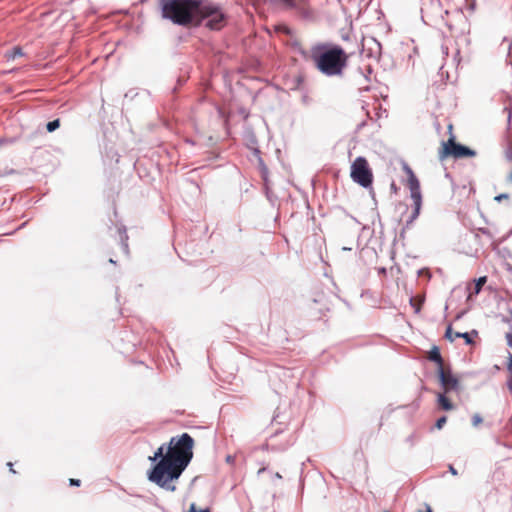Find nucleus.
Wrapping results in <instances>:
<instances>
[{
	"label": "nucleus",
	"instance_id": "1",
	"mask_svg": "<svg viewBox=\"0 0 512 512\" xmlns=\"http://www.w3.org/2000/svg\"><path fill=\"white\" fill-rule=\"evenodd\" d=\"M195 446L194 438L187 432L170 438L148 457L150 468L146 472L148 481L159 488L175 492L174 484L191 463Z\"/></svg>",
	"mask_w": 512,
	"mask_h": 512
},
{
	"label": "nucleus",
	"instance_id": "2",
	"mask_svg": "<svg viewBox=\"0 0 512 512\" xmlns=\"http://www.w3.org/2000/svg\"><path fill=\"white\" fill-rule=\"evenodd\" d=\"M310 57L315 68L327 77H342L348 65V54L342 46L331 42L313 45Z\"/></svg>",
	"mask_w": 512,
	"mask_h": 512
},
{
	"label": "nucleus",
	"instance_id": "3",
	"mask_svg": "<svg viewBox=\"0 0 512 512\" xmlns=\"http://www.w3.org/2000/svg\"><path fill=\"white\" fill-rule=\"evenodd\" d=\"M192 20L185 28H199L202 25L211 31H220L228 22V15L219 3L203 0L192 13Z\"/></svg>",
	"mask_w": 512,
	"mask_h": 512
},
{
	"label": "nucleus",
	"instance_id": "4",
	"mask_svg": "<svg viewBox=\"0 0 512 512\" xmlns=\"http://www.w3.org/2000/svg\"><path fill=\"white\" fill-rule=\"evenodd\" d=\"M203 0H160L159 7L163 19L177 26H186L193 18L192 13Z\"/></svg>",
	"mask_w": 512,
	"mask_h": 512
},
{
	"label": "nucleus",
	"instance_id": "5",
	"mask_svg": "<svg viewBox=\"0 0 512 512\" xmlns=\"http://www.w3.org/2000/svg\"><path fill=\"white\" fill-rule=\"evenodd\" d=\"M438 156L441 161L447 158H453L455 160L467 159L477 156V151L461 142L456 141L455 136L451 133L446 141L441 142Z\"/></svg>",
	"mask_w": 512,
	"mask_h": 512
},
{
	"label": "nucleus",
	"instance_id": "6",
	"mask_svg": "<svg viewBox=\"0 0 512 512\" xmlns=\"http://www.w3.org/2000/svg\"><path fill=\"white\" fill-rule=\"evenodd\" d=\"M350 177L352 181L362 188H371L374 181L373 170L366 157L357 156L350 166Z\"/></svg>",
	"mask_w": 512,
	"mask_h": 512
},
{
	"label": "nucleus",
	"instance_id": "7",
	"mask_svg": "<svg viewBox=\"0 0 512 512\" xmlns=\"http://www.w3.org/2000/svg\"><path fill=\"white\" fill-rule=\"evenodd\" d=\"M422 21L426 25H432L438 20L444 22V16L449 14L447 9L442 6L441 0H422Z\"/></svg>",
	"mask_w": 512,
	"mask_h": 512
},
{
	"label": "nucleus",
	"instance_id": "8",
	"mask_svg": "<svg viewBox=\"0 0 512 512\" xmlns=\"http://www.w3.org/2000/svg\"><path fill=\"white\" fill-rule=\"evenodd\" d=\"M436 376L444 393H459L463 390L459 377L453 373L450 366L438 367L436 369Z\"/></svg>",
	"mask_w": 512,
	"mask_h": 512
},
{
	"label": "nucleus",
	"instance_id": "9",
	"mask_svg": "<svg viewBox=\"0 0 512 512\" xmlns=\"http://www.w3.org/2000/svg\"><path fill=\"white\" fill-rule=\"evenodd\" d=\"M139 343V338L131 330L121 328L118 331L115 345L122 354L133 352Z\"/></svg>",
	"mask_w": 512,
	"mask_h": 512
},
{
	"label": "nucleus",
	"instance_id": "10",
	"mask_svg": "<svg viewBox=\"0 0 512 512\" xmlns=\"http://www.w3.org/2000/svg\"><path fill=\"white\" fill-rule=\"evenodd\" d=\"M410 197L413 201L412 211L407 220L405 221V228H410L412 224L417 220V218L420 216L423 204V197L421 191L411 192Z\"/></svg>",
	"mask_w": 512,
	"mask_h": 512
},
{
	"label": "nucleus",
	"instance_id": "11",
	"mask_svg": "<svg viewBox=\"0 0 512 512\" xmlns=\"http://www.w3.org/2000/svg\"><path fill=\"white\" fill-rule=\"evenodd\" d=\"M272 4H281L287 10H294L302 18L310 17V12L298 0H268Z\"/></svg>",
	"mask_w": 512,
	"mask_h": 512
},
{
	"label": "nucleus",
	"instance_id": "12",
	"mask_svg": "<svg viewBox=\"0 0 512 512\" xmlns=\"http://www.w3.org/2000/svg\"><path fill=\"white\" fill-rule=\"evenodd\" d=\"M402 168L407 176V186L410 190V193L421 191L420 181L414 173L413 169L405 162L403 163Z\"/></svg>",
	"mask_w": 512,
	"mask_h": 512
},
{
	"label": "nucleus",
	"instance_id": "13",
	"mask_svg": "<svg viewBox=\"0 0 512 512\" xmlns=\"http://www.w3.org/2000/svg\"><path fill=\"white\" fill-rule=\"evenodd\" d=\"M487 282V276H481L473 280V284H469L466 287L467 290V302L473 301V297L477 296L483 289V286Z\"/></svg>",
	"mask_w": 512,
	"mask_h": 512
},
{
	"label": "nucleus",
	"instance_id": "14",
	"mask_svg": "<svg viewBox=\"0 0 512 512\" xmlns=\"http://www.w3.org/2000/svg\"><path fill=\"white\" fill-rule=\"evenodd\" d=\"M329 485L321 472L317 473L315 480V494L321 498L322 501L328 499Z\"/></svg>",
	"mask_w": 512,
	"mask_h": 512
},
{
	"label": "nucleus",
	"instance_id": "15",
	"mask_svg": "<svg viewBox=\"0 0 512 512\" xmlns=\"http://www.w3.org/2000/svg\"><path fill=\"white\" fill-rule=\"evenodd\" d=\"M189 78H190V67L185 66L183 68H180L179 74L176 78V83L170 89V92L174 95V97L177 96L179 90L181 89V87H183L187 83Z\"/></svg>",
	"mask_w": 512,
	"mask_h": 512
},
{
	"label": "nucleus",
	"instance_id": "16",
	"mask_svg": "<svg viewBox=\"0 0 512 512\" xmlns=\"http://www.w3.org/2000/svg\"><path fill=\"white\" fill-rule=\"evenodd\" d=\"M305 75L298 73L296 76L287 79L285 85L291 91H304Z\"/></svg>",
	"mask_w": 512,
	"mask_h": 512
},
{
	"label": "nucleus",
	"instance_id": "17",
	"mask_svg": "<svg viewBox=\"0 0 512 512\" xmlns=\"http://www.w3.org/2000/svg\"><path fill=\"white\" fill-rule=\"evenodd\" d=\"M447 393H437L436 404L442 411H452L455 409L453 402L446 396Z\"/></svg>",
	"mask_w": 512,
	"mask_h": 512
},
{
	"label": "nucleus",
	"instance_id": "18",
	"mask_svg": "<svg viewBox=\"0 0 512 512\" xmlns=\"http://www.w3.org/2000/svg\"><path fill=\"white\" fill-rule=\"evenodd\" d=\"M116 233L118 234V239H119V243L121 245L122 251L125 254H128L129 247H128V235H127L126 227L124 225L117 227Z\"/></svg>",
	"mask_w": 512,
	"mask_h": 512
},
{
	"label": "nucleus",
	"instance_id": "19",
	"mask_svg": "<svg viewBox=\"0 0 512 512\" xmlns=\"http://www.w3.org/2000/svg\"><path fill=\"white\" fill-rule=\"evenodd\" d=\"M428 359H429V361L435 363L437 368L444 367L443 366V358H442L439 346L433 345L431 347V349L429 350Z\"/></svg>",
	"mask_w": 512,
	"mask_h": 512
},
{
	"label": "nucleus",
	"instance_id": "20",
	"mask_svg": "<svg viewBox=\"0 0 512 512\" xmlns=\"http://www.w3.org/2000/svg\"><path fill=\"white\" fill-rule=\"evenodd\" d=\"M478 336V330L472 329L468 332H455L454 337L456 338H462L464 339V342L466 345H473L474 344V337Z\"/></svg>",
	"mask_w": 512,
	"mask_h": 512
},
{
	"label": "nucleus",
	"instance_id": "21",
	"mask_svg": "<svg viewBox=\"0 0 512 512\" xmlns=\"http://www.w3.org/2000/svg\"><path fill=\"white\" fill-rule=\"evenodd\" d=\"M506 369L509 373V376L506 380V387L510 394L512 395V353L508 352L507 362H506Z\"/></svg>",
	"mask_w": 512,
	"mask_h": 512
},
{
	"label": "nucleus",
	"instance_id": "22",
	"mask_svg": "<svg viewBox=\"0 0 512 512\" xmlns=\"http://www.w3.org/2000/svg\"><path fill=\"white\" fill-rule=\"evenodd\" d=\"M24 55L23 49L20 46H14L5 53L7 61L15 60L17 57Z\"/></svg>",
	"mask_w": 512,
	"mask_h": 512
},
{
	"label": "nucleus",
	"instance_id": "23",
	"mask_svg": "<svg viewBox=\"0 0 512 512\" xmlns=\"http://www.w3.org/2000/svg\"><path fill=\"white\" fill-rule=\"evenodd\" d=\"M258 169L264 184L268 183L269 170L262 157H259Z\"/></svg>",
	"mask_w": 512,
	"mask_h": 512
},
{
	"label": "nucleus",
	"instance_id": "24",
	"mask_svg": "<svg viewBox=\"0 0 512 512\" xmlns=\"http://www.w3.org/2000/svg\"><path fill=\"white\" fill-rule=\"evenodd\" d=\"M265 196L269 203L274 207L278 200L277 195L268 187V183L264 184Z\"/></svg>",
	"mask_w": 512,
	"mask_h": 512
},
{
	"label": "nucleus",
	"instance_id": "25",
	"mask_svg": "<svg viewBox=\"0 0 512 512\" xmlns=\"http://www.w3.org/2000/svg\"><path fill=\"white\" fill-rule=\"evenodd\" d=\"M61 126V121L59 118L53 119L46 123V130L49 133L55 132Z\"/></svg>",
	"mask_w": 512,
	"mask_h": 512
},
{
	"label": "nucleus",
	"instance_id": "26",
	"mask_svg": "<svg viewBox=\"0 0 512 512\" xmlns=\"http://www.w3.org/2000/svg\"><path fill=\"white\" fill-rule=\"evenodd\" d=\"M246 139L248 141L247 145H250L252 147L258 145L257 137L252 129H249L248 131H246Z\"/></svg>",
	"mask_w": 512,
	"mask_h": 512
},
{
	"label": "nucleus",
	"instance_id": "27",
	"mask_svg": "<svg viewBox=\"0 0 512 512\" xmlns=\"http://www.w3.org/2000/svg\"><path fill=\"white\" fill-rule=\"evenodd\" d=\"M303 466H304V463H302V468H301V473H300V478H299V485H298V494L300 495L301 498L303 497L304 488H305V480L303 478Z\"/></svg>",
	"mask_w": 512,
	"mask_h": 512
},
{
	"label": "nucleus",
	"instance_id": "28",
	"mask_svg": "<svg viewBox=\"0 0 512 512\" xmlns=\"http://www.w3.org/2000/svg\"><path fill=\"white\" fill-rule=\"evenodd\" d=\"M454 334H455V333H453L452 324L450 323V324H448V325H447V327H446L444 337H445V339H447L448 341L453 342V341H454V339L456 338V337H454Z\"/></svg>",
	"mask_w": 512,
	"mask_h": 512
},
{
	"label": "nucleus",
	"instance_id": "29",
	"mask_svg": "<svg viewBox=\"0 0 512 512\" xmlns=\"http://www.w3.org/2000/svg\"><path fill=\"white\" fill-rule=\"evenodd\" d=\"M446 422H447V416L442 415L439 418H437V420L435 421L434 428L437 430H441L444 427V425L446 424Z\"/></svg>",
	"mask_w": 512,
	"mask_h": 512
},
{
	"label": "nucleus",
	"instance_id": "30",
	"mask_svg": "<svg viewBox=\"0 0 512 512\" xmlns=\"http://www.w3.org/2000/svg\"><path fill=\"white\" fill-rule=\"evenodd\" d=\"M365 189L369 191V195H370L371 199L373 200L374 206H373L372 210H376V208L378 206V201L376 198L375 191L373 189V185H371V188H365Z\"/></svg>",
	"mask_w": 512,
	"mask_h": 512
},
{
	"label": "nucleus",
	"instance_id": "31",
	"mask_svg": "<svg viewBox=\"0 0 512 512\" xmlns=\"http://www.w3.org/2000/svg\"><path fill=\"white\" fill-rule=\"evenodd\" d=\"M471 422L474 427H477L483 422V418L479 413H475L471 418Z\"/></svg>",
	"mask_w": 512,
	"mask_h": 512
},
{
	"label": "nucleus",
	"instance_id": "32",
	"mask_svg": "<svg viewBox=\"0 0 512 512\" xmlns=\"http://www.w3.org/2000/svg\"><path fill=\"white\" fill-rule=\"evenodd\" d=\"M247 147L252 151V154L257 157V162L259 161V157H261V151L258 146H250L247 145Z\"/></svg>",
	"mask_w": 512,
	"mask_h": 512
},
{
	"label": "nucleus",
	"instance_id": "33",
	"mask_svg": "<svg viewBox=\"0 0 512 512\" xmlns=\"http://www.w3.org/2000/svg\"><path fill=\"white\" fill-rule=\"evenodd\" d=\"M505 199H509L508 193H500L494 197V200L498 203L502 202Z\"/></svg>",
	"mask_w": 512,
	"mask_h": 512
},
{
	"label": "nucleus",
	"instance_id": "34",
	"mask_svg": "<svg viewBox=\"0 0 512 512\" xmlns=\"http://www.w3.org/2000/svg\"><path fill=\"white\" fill-rule=\"evenodd\" d=\"M410 305L413 307L415 313H419L420 312L421 304L420 303H418V304L415 303L413 297H410Z\"/></svg>",
	"mask_w": 512,
	"mask_h": 512
},
{
	"label": "nucleus",
	"instance_id": "35",
	"mask_svg": "<svg viewBox=\"0 0 512 512\" xmlns=\"http://www.w3.org/2000/svg\"><path fill=\"white\" fill-rule=\"evenodd\" d=\"M504 430L506 431V433L512 434V416L509 418V420L505 424Z\"/></svg>",
	"mask_w": 512,
	"mask_h": 512
},
{
	"label": "nucleus",
	"instance_id": "36",
	"mask_svg": "<svg viewBox=\"0 0 512 512\" xmlns=\"http://www.w3.org/2000/svg\"><path fill=\"white\" fill-rule=\"evenodd\" d=\"M301 101L303 104L308 105L311 102V98L309 97L307 91H304L301 97Z\"/></svg>",
	"mask_w": 512,
	"mask_h": 512
},
{
	"label": "nucleus",
	"instance_id": "37",
	"mask_svg": "<svg viewBox=\"0 0 512 512\" xmlns=\"http://www.w3.org/2000/svg\"><path fill=\"white\" fill-rule=\"evenodd\" d=\"M69 485L72 487H79L81 485V480L76 478H70Z\"/></svg>",
	"mask_w": 512,
	"mask_h": 512
},
{
	"label": "nucleus",
	"instance_id": "38",
	"mask_svg": "<svg viewBox=\"0 0 512 512\" xmlns=\"http://www.w3.org/2000/svg\"><path fill=\"white\" fill-rule=\"evenodd\" d=\"M466 2L468 9L474 11L476 8V0H466Z\"/></svg>",
	"mask_w": 512,
	"mask_h": 512
},
{
	"label": "nucleus",
	"instance_id": "39",
	"mask_svg": "<svg viewBox=\"0 0 512 512\" xmlns=\"http://www.w3.org/2000/svg\"><path fill=\"white\" fill-rule=\"evenodd\" d=\"M399 187L397 186V184L395 183V181H392L391 184H390V190L392 193L394 194H397L398 191H399Z\"/></svg>",
	"mask_w": 512,
	"mask_h": 512
},
{
	"label": "nucleus",
	"instance_id": "40",
	"mask_svg": "<svg viewBox=\"0 0 512 512\" xmlns=\"http://www.w3.org/2000/svg\"><path fill=\"white\" fill-rule=\"evenodd\" d=\"M372 211L375 214V220H378L380 227L383 228V224H382V221H381V216H380V213H379L378 209L376 208V210H372Z\"/></svg>",
	"mask_w": 512,
	"mask_h": 512
},
{
	"label": "nucleus",
	"instance_id": "41",
	"mask_svg": "<svg viewBox=\"0 0 512 512\" xmlns=\"http://www.w3.org/2000/svg\"><path fill=\"white\" fill-rule=\"evenodd\" d=\"M294 45L298 47V52H299L302 56H304V57H306V56H307V52H306V50H304V49L300 46V44H299L297 41H295Z\"/></svg>",
	"mask_w": 512,
	"mask_h": 512
},
{
	"label": "nucleus",
	"instance_id": "42",
	"mask_svg": "<svg viewBox=\"0 0 512 512\" xmlns=\"http://www.w3.org/2000/svg\"><path fill=\"white\" fill-rule=\"evenodd\" d=\"M507 345L512 348V330L506 333Z\"/></svg>",
	"mask_w": 512,
	"mask_h": 512
},
{
	"label": "nucleus",
	"instance_id": "43",
	"mask_svg": "<svg viewBox=\"0 0 512 512\" xmlns=\"http://www.w3.org/2000/svg\"><path fill=\"white\" fill-rule=\"evenodd\" d=\"M448 471L453 475V476H457L458 475V471L457 469L454 467L453 464H449L448 465Z\"/></svg>",
	"mask_w": 512,
	"mask_h": 512
},
{
	"label": "nucleus",
	"instance_id": "44",
	"mask_svg": "<svg viewBox=\"0 0 512 512\" xmlns=\"http://www.w3.org/2000/svg\"><path fill=\"white\" fill-rule=\"evenodd\" d=\"M13 140L6 138V137H0V147L7 143H12Z\"/></svg>",
	"mask_w": 512,
	"mask_h": 512
},
{
	"label": "nucleus",
	"instance_id": "45",
	"mask_svg": "<svg viewBox=\"0 0 512 512\" xmlns=\"http://www.w3.org/2000/svg\"><path fill=\"white\" fill-rule=\"evenodd\" d=\"M467 312H468V309L458 312L457 315L455 316V320H460Z\"/></svg>",
	"mask_w": 512,
	"mask_h": 512
},
{
	"label": "nucleus",
	"instance_id": "46",
	"mask_svg": "<svg viewBox=\"0 0 512 512\" xmlns=\"http://www.w3.org/2000/svg\"><path fill=\"white\" fill-rule=\"evenodd\" d=\"M136 95H137V92H135L134 90H130V91H128V92L125 94V98H131V99H133Z\"/></svg>",
	"mask_w": 512,
	"mask_h": 512
},
{
	"label": "nucleus",
	"instance_id": "47",
	"mask_svg": "<svg viewBox=\"0 0 512 512\" xmlns=\"http://www.w3.org/2000/svg\"><path fill=\"white\" fill-rule=\"evenodd\" d=\"M377 272L379 275L386 276L387 275V269L386 267H379L377 268Z\"/></svg>",
	"mask_w": 512,
	"mask_h": 512
},
{
	"label": "nucleus",
	"instance_id": "48",
	"mask_svg": "<svg viewBox=\"0 0 512 512\" xmlns=\"http://www.w3.org/2000/svg\"><path fill=\"white\" fill-rule=\"evenodd\" d=\"M506 157L507 159L512 162V147H509L507 150H506Z\"/></svg>",
	"mask_w": 512,
	"mask_h": 512
},
{
	"label": "nucleus",
	"instance_id": "49",
	"mask_svg": "<svg viewBox=\"0 0 512 512\" xmlns=\"http://www.w3.org/2000/svg\"><path fill=\"white\" fill-rule=\"evenodd\" d=\"M366 124H367V121H366V120L361 121V122L357 125V128H356V129H357V131L362 130V129L366 126Z\"/></svg>",
	"mask_w": 512,
	"mask_h": 512
},
{
	"label": "nucleus",
	"instance_id": "50",
	"mask_svg": "<svg viewBox=\"0 0 512 512\" xmlns=\"http://www.w3.org/2000/svg\"><path fill=\"white\" fill-rule=\"evenodd\" d=\"M239 114L243 115L245 119L249 116V113L246 111L245 108L239 109Z\"/></svg>",
	"mask_w": 512,
	"mask_h": 512
},
{
	"label": "nucleus",
	"instance_id": "51",
	"mask_svg": "<svg viewBox=\"0 0 512 512\" xmlns=\"http://www.w3.org/2000/svg\"><path fill=\"white\" fill-rule=\"evenodd\" d=\"M27 223H28V221L23 222L22 224H20V225L15 229V231H14V232H12V233H10V234L12 235V234H14L16 231L21 230L22 228H24V227L27 225Z\"/></svg>",
	"mask_w": 512,
	"mask_h": 512
},
{
	"label": "nucleus",
	"instance_id": "52",
	"mask_svg": "<svg viewBox=\"0 0 512 512\" xmlns=\"http://www.w3.org/2000/svg\"><path fill=\"white\" fill-rule=\"evenodd\" d=\"M407 229H408V228H405V224H404V225H403V227H402V229H401V231H400V234H399V237H400L401 239H403V238L405 237V233H406V230H407Z\"/></svg>",
	"mask_w": 512,
	"mask_h": 512
},
{
	"label": "nucleus",
	"instance_id": "53",
	"mask_svg": "<svg viewBox=\"0 0 512 512\" xmlns=\"http://www.w3.org/2000/svg\"><path fill=\"white\" fill-rule=\"evenodd\" d=\"M416 512H433V509L428 504L425 505V510H417Z\"/></svg>",
	"mask_w": 512,
	"mask_h": 512
},
{
	"label": "nucleus",
	"instance_id": "54",
	"mask_svg": "<svg viewBox=\"0 0 512 512\" xmlns=\"http://www.w3.org/2000/svg\"><path fill=\"white\" fill-rule=\"evenodd\" d=\"M188 512H197V507L195 503H192L190 505Z\"/></svg>",
	"mask_w": 512,
	"mask_h": 512
},
{
	"label": "nucleus",
	"instance_id": "55",
	"mask_svg": "<svg viewBox=\"0 0 512 512\" xmlns=\"http://www.w3.org/2000/svg\"><path fill=\"white\" fill-rule=\"evenodd\" d=\"M479 231L485 235L490 236V231L487 228H480Z\"/></svg>",
	"mask_w": 512,
	"mask_h": 512
},
{
	"label": "nucleus",
	"instance_id": "56",
	"mask_svg": "<svg viewBox=\"0 0 512 512\" xmlns=\"http://www.w3.org/2000/svg\"><path fill=\"white\" fill-rule=\"evenodd\" d=\"M226 462H227V463H233V462H234V456H232V455H227V456H226Z\"/></svg>",
	"mask_w": 512,
	"mask_h": 512
},
{
	"label": "nucleus",
	"instance_id": "57",
	"mask_svg": "<svg viewBox=\"0 0 512 512\" xmlns=\"http://www.w3.org/2000/svg\"><path fill=\"white\" fill-rule=\"evenodd\" d=\"M7 465H8V466H9V468H10V472H11V473H13V474H15V473H16V471L13 469V464H12L11 462H8V463H7Z\"/></svg>",
	"mask_w": 512,
	"mask_h": 512
},
{
	"label": "nucleus",
	"instance_id": "58",
	"mask_svg": "<svg viewBox=\"0 0 512 512\" xmlns=\"http://www.w3.org/2000/svg\"><path fill=\"white\" fill-rule=\"evenodd\" d=\"M197 512H211L208 507L197 509Z\"/></svg>",
	"mask_w": 512,
	"mask_h": 512
},
{
	"label": "nucleus",
	"instance_id": "59",
	"mask_svg": "<svg viewBox=\"0 0 512 512\" xmlns=\"http://www.w3.org/2000/svg\"><path fill=\"white\" fill-rule=\"evenodd\" d=\"M413 438H414V435L412 434V435L407 437L406 441L411 443V444H413Z\"/></svg>",
	"mask_w": 512,
	"mask_h": 512
},
{
	"label": "nucleus",
	"instance_id": "60",
	"mask_svg": "<svg viewBox=\"0 0 512 512\" xmlns=\"http://www.w3.org/2000/svg\"><path fill=\"white\" fill-rule=\"evenodd\" d=\"M342 39H343L344 41H347V40H349V39H350V35H349L348 33L343 34V35H342Z\"/></svg>",
	"mask_w": 512,
	"mask_h": 512
},
{
	"label": "nucleus",
	"instance_id": "61",
	"mask_svg": "<svg viewBox=\"0 0 512 512\" xmlns=\"http://www.w3.org/2000/svg\"><path fill=\"white\" fill-rule=\"evenodd\" d=\"M274 478H276V479H282V475H281L279 472H276V473L274 474Z\"/></svg>",
	"mask_w": 512,
	"mask_h": 512
},
{
	"label": "nucleus",
	"instance_id": "62",
	"mask_svg": "<svg viewBox=\"0 0 512 512\" xmlns=\"http://www.w3.org/2000/svg\"><path fill=\"white\" fill-rule=\"evenodd\" d=\"M507 181L512 182V171L508 174Z\"/></svg>",
	"mask_w": 512,
	"mask_h": 512
},
{
	"label": "nucleus",
	"instance_id": "63",
	"mask_svg": "<svg viewBox=\"0 0 512 512\" xmlns=\"http://www.w3.org/2000/svg\"><path fill=\"white\" fill-rule=\"evenodd\" d=\"M502 321L505 322V323H510L511 319L508 318V317H503Z\"/></svg>",
	"mask_w": 512,
	"mask_h": 512
},
{
	"label": "nucleus",
	"instance_id": "64",
	"mask_svg": "<svg viewBox=\"0 0 512 512\" xmlns=\"http://www.w3.org/2000/svg\"><path fill=\"white\" fill-rule=\"evenodd\" d=\"M267 470V467H262L258 470V474L264 473Z\"/></svg>",
	"mask_w": 512,
	"mask_h": 512
}]
</instances>
